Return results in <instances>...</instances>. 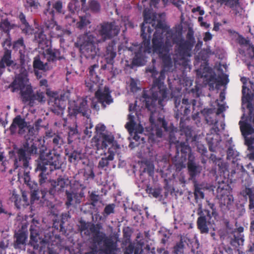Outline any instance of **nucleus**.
Segmentation results:
<instances>
[{
  "instance_id": "25",
  "label": "nucleus",
  "mask_w": 254,
  "mask_h": 254,
  "mask_svg": "<svg viewBox=\"0 0 254 254\" xmlns=\"http://www.w3.org/2000/svg\"><path fill=\"white\" fill-rule=\"evenodd\" d=\"M180 130L181 134H184L186 137V141L191 142L194 141L195 140V136L192 135V129L191 127L189 126H186L183 121V119L181 118L180 123Z\"/></svg>"
},
{
  "instance_id": "11",
  "label": "nucleus",
  "mask_w": 254,
  "mask_h": 254,
  "mask_svg": "<svg viewBox=\"0 0 254 254\" xmlns=\"http://www.w3.org/2000/svg\"><path fill=\"white\" fill-rule=\"evenodd\" d=\"M20 95L22 102L23 103H28L30 106H33L36 101L42 102L45 101L44 93L40 91L34 93L31 84L21 90Z\"/></svg>"
},
{
  "instance_id": "36",
  "label": "nucleus",
  "mask_w": 254,
  "mask_h": 254,
  "mask_svg": "<svg viewBox=\"0 0 254 254\" xmlns=\"http://www.w3.org/2000/svg\"><path fill=\"white\" fill-rule=\"evenodd\" d=\"M244 231V228L243 227H240L237 229H235L233 231V240L239 245L240 242H243V235L242 233Z\"/></svg>"
},
{
  "instance_id": "32",
  "label": "nucleus",
  "mask_w": 254,
  "mask_h": 254,
  "mask_svg": "<svg viewBox=\"0 0 254 254\" xmlns=\"http://www.w3.org/2000/svg\"><path fill=\"white\" fill-rule=\"evenodd\" d=\"M219 197V202L220 206L222 207V206H226L227 208L229 209V205H231L232 202H233V199L232 195H229L227 194H223V193L221 194V196H219V195H217Z\"/></svg>"
},
{
  "instance_id": "30",
  "label": "nucleus",
  "mask_w": 254,
  "mask_h": 254,
  "mask_svg": "<svg viewBox=\"0 0 254 254\" xmlns=\"http://www.w3.org/2000/svg\"><path fill=\"white\" fill-rule=\"evenodd\" d=\"M108 153L109 155L105 157H102L99 160L98 167L99 169H104L105 167H107L109 165V162L113 161L114 159L115 153L110 148L108 149Z\"/></svg>"
},
{
  "instance_id": "7",
  "label": "nucleus",
  "mask_w": 254,
  "mask_h": 254,
  "mask_svg": "<svg viewBox=\"0 0 254 254\" xmlns=\"http://www.w3.org/2000/svg\"><path fill=\"white\" fill-rule=\"evenodd\" d=\"M143 17L144 21L141 26V37L143 40V44L145 47H149L150 45V39L151 37V34L153 31L155 29L156 31V26L158 22H163L159 20L157 21L156 24V20L154 17L152 18L151 14L149 10L145 9L143 11ZM163 24H164L163 23Z\"/></svg>"
},
{
  "instance_id": "15",
  "label": "nucleus",
  "mask_w": 254,
  "mask_h": 254,
  "mask_svg": "<svg viewBox=\"0 0 254 254\" xmlns=\"http://www.w3.org/2000/svg\"><path fill=\"white\" fill-rule=\"evenodd\" d=\"M29 84V79L27 72L23 71L15 76L13 81L8 85L12 92H15L24 89Z\"/></svg>"
},
{
  "instance_id": "10",
  "label": "nucleus",
  "mask_w": 254,
  "mask_h": 254,
  "mask_svg": "<svg viewBox=\"0 0 254 254\" xmlns=\"http://www.w3.org/2000/svg\"><path fill=\"white\" fill-rule=\"evenodd\" d=\"M120 27L115 22H103L100 24L97 30L98 34L101 37L100 42L110 40L117 36L120 32Z\"/></svg>"
},
{
  "instance_id": "53",
  "label": "nucleus",
  "mask_w": 254,
  "mask_h": 254,
  "mask_svg": "<svg viewBox=\"0 0 254 254\" xmlns=\"http://www.w3.org/2000/svg\"><path fill=\"white\" fill-rule=\"evenodd\" d=\"M90 23L89 20L85 16L80 17V20L77 23V27L81 29Z\"/></svg>"
},
{
  "instance_id": "49",
  "label": "nucleus",
  "mask_w": 254,
  "mask_h": 254,
  "mask_svg": "<svg viewBox=\"0 0 254 254\" xmlns=\"http://www.w3.org/2000/svg\"><path fill=\"white\" fill-rule=\"evenodd\" d=\"M101 229L102 226L100 224L97 223L94 224V223H91L89 229L92 234V235H95L101 233L102 232L100 231Z\"/></svg>"
},
{
  "instance_id": "51",
  "label": "nucleus",
  "mask_w": 254,
  "mask_h": 254,
  "mask_svg": "<svg viewBox=\"0 0 254 254\" xmlns=\"http://www.w3.org/2000/svg\"><path fill=\"white\" fill-rule=\"evenodd\" d=\"M79 224L78 225V230L82 233V232L87 230L89 229V227L91 224V222H86L85 220L81 219L79 221Z\"/></svg>"
},
{
  "instance_id": "42",
  "label": "nucleus",
  "mask_w": 254,
  "mask_h": 254,
  "mask_svg": "<svg viewBox=\"0 0 254 254\" xmlns=\"http://www.w3.org/2000/svg\"><path fill=\"white\" fill-rule=\"evenodd\" d=\"M14 25L10 24L8 19L3 20L0 24V28L5 32L9 35L10 30L13 29Z\"/></svg>"
},
{
  "instance_id": "41",
  "label": "nucleus",
  "mask_w": 254,
  "mask_h": 254,
  "mask_svg": "<svg viewBox=\"0 0 254 254\" xmlns=\"http://www.w3.org/2000/svg\"><path fill=\"white\" fill-rule=\"evenodd\" d=\"M52 136V139L50 140V141L52 142L53 147L56 149L60 148L64 143L63 138L58 134H53Z\"/></svg>"
},
{
  "instance_id": "48",
  "label": "nucleus",
  "mask_w": 254,
  "mask_h": 254,
  "mask_svg": "<svg viewBox=\"0 0 254 254\" xmlns=\"http://www.w3.org/2000/svg\"><path fill=\"white\" fill-rule=\"evenodd\" d=\"M146 190L148 193L152 195L154 197L157 198L161 193V190L160 188H152L147 186Z\"/></svg>"
},
{
  "instance_id": "55",
  "label": "nucleus",
  "mask_w": 254,
  "mask_h": 254,
  "mask_svg": "<svg viewBox=\"0 0 254 254\" xmlns=\"http://www.w3.org/2000/svg\"><path fill=\"white\" fill-rule=\"evenodd\" d=\"M53 8L54 9L53 10H55L58 13H64L63 3L61 0L56 1L53 4Z\"/></svg>"
},
{
  "instance_id": "12",
  "label": "nucleus",
  "mask_w": 254,
  "mask_h": 254,
  "mask_svg": "<svg viewBox=\"0 0 254 254\" xmlns=\"http://www.w3.org/2000/svg\"><path fill=\"white\" fill-rule=\"evenodd\" d=\"M37 221H32L29 231L30 232V243L34 249L42 250L45 247L48 241L47 240L39 237V226L36 224Z\"/></svg>"
},
{
  "instance_id": "58",
  "label": "nucleus",
  "mask_w": 254,
  "mask_h": 254,
  "mask_svg": "<svg viewBox=\"0 0 254 254\" xmlns=\"http://www.w3.org/2000/svg\"><path fill=\"white\" fill-rule=\"evenodd\" d=\"M207 203L209 208L211 210V212L210 211L211 217H214V219H216L218 216V214L216 211L215 204L213 203H211L209 201H208Z\"/></svg>"
},
{
  "instance_id": "56",
  "label": "nucleus",
  "mask_w": 254,
  "mask_h": 254,
  "mask_svg": "<svg viewBox=\"0 0 254 254\" xmlns=\"http://www.w3.org/2000/svg\"><path fill=\"white\" fill-rule=\"evenodd\" d=\"M65 194L66 196V201L65 202V205L67 207H68L73 204L74 192H69L68 190H66Z\"/></svg>"
},
{
  "instance_id": "22",
  "label": "nucleus",
  "mask_w": 254,
  "mask_h": 254,
  "mask_svg": "<svg viewBox=\"0 0 254 254\" xmlns=\"http://www.w3.org/2000/svg\"><path fill=\"white\" fill-rule=\"evenodd\" d=\"M45 57L46 58L48 63H55L57 61L64 59L60 49L52 47H50L45 51Z\"/></svg>"
},
{
  "instance_id": "29",
  "label": "nucleus",
  "mask_w": 254,
  "mask_h": 254,
  "mask_svg": "<svg viewBox=\"0 0 254 254\" xmlns=\"http://www.w3.org/2000/svg\"><path fill=\"white\" fill-rule=\"evenodd\" d=\"M194 157L189 156V160L188 162V169L189 175L191 179L195 178L196 175L200 172L198 166L196 165L194 162Z\"/></svg>"
},
{
  "instance_id": "38",
  "label": "nucleus",
  "mask_w": 254,
  "mask_h": 254,
  "mask_svg": "<svg viewBox=\"0 0 254 254\" xmlns=\"http://www.w3.org/2000/svg\"><path fill=\"white\" fill-rule=\"evenodd\" d=\"M185 244L181 237L180 241L173 247L172 254H184Z\"/></svg>"
},
{
  "instance_id": "64",
  "label": "nucleus",
  "mask_w": 254,
  "mask_h": 254,
  "mask_svg": "<svg viewBox=\"0 0 254 254\" xmlns=\"http://www.w3.org/2000/svg\"><path fill=\"white\" fill-rule=\"evenodd\" d=\"M93 126L91 123H90L84 130V133L87 136L90 137L92 135V131L91 129L93 127Z\"/></svg>"
},
{
  "instance_id": "6",
  "label": "nucleus",
  "mask_w": 254,
  "mask_h": 254,
  "mask_svg": "<svg viewBox=\"0 0 254 254\" xmlns=\"http://www.w3.org/2000/svg\"><path fill=\"white\" fill-rule=\"evenodd\" d=\"M100 43L96 37L91 33H86L80 35L75 45L78 47L81 55L88 59H94L97 55L98 49L96 44Z\"/></svg>"
},
{
  "instance_id": "34",
  "label": "nucleus",
  "mask_w": 254,
  "mask_h": 254,
  "mask_svg": "<svg viewBox=\"0 0 254 254\" xmlns=\"http://www.w3.org/2000/svg\"><path fill=\"white\" fill-rule=\"evenodd\" d=\"M240 194L246 200L249 201L254 198V188L245 187L241 191Z\"/></svg>"
},
{
  "instance_id": "61",
  "label": "nucleus",
  "mask_w": 254,
  "mask_h": 254,
  "mask_svg": "<svg viewBox=\"0 0 254 254\" xmlns=\"http://www.w3.org/2000/svg\"><path fill=\"white\" fill-rule=\"evenodd\" d=\"M194 195L195 199H202L204 197V194L201 189L197 187L195 188Z\"/></svg>"
},
{
  "instance_id": "39",
  "label": "nucleus",
  "mask_w": 254,
  "mask_h": 254,
  "mask_svg": "<svg viewBox=\"0 0 254 254\" xmlns=\"http://www.w3.org/2000/svg\"><path fill=\"white\" fill-rule=\"evenodd\" d=\"M88 9L93 13H98L101 9L100 3L96 0H89L88 2Z\"/></svg>"
},
{
  "instance_id": "62",
  "label": "nucleus",
  "mask_w": 254,
  "mask_h": 254,
  "mask_svg": "<svg viewBox=\"0 0 254 254\" xmlns=\"http://www.w3.org/2000/svg\"><path fill=\"white\" fill-rule=\"evenodd\" d=\"M11 46V39L10 35H7V38H6L3 42L2 43V46L5 49H8V48H10Z\"/></svg>"
},
{
  "instance_id": "31",
  "label": "nucleus",
  "mask_w": 254,
  "mask_h": 254,
  "mask_svg": "<svg viewBox=\"0 0 254 254\" xmlns=\"http://www.w3.org/2000/svg\"><path fill=\"white\" fill-rule=\"evenodd\" d=\"M239 124L243 136H248L254 133V128L250 124L240 121Z\"/></svg>"
},
{
  "instance_id": "1",
  "label": "nucleus",
  "mask_w": 254,
  "mask_h": 254,
  "mask_svg": "<svg viewBox=\"0 0 254 254\" xmlns=\"http://www.w3.org/2000/svg\"><path fill=\"white\" fill-rule=\"evenodd\" d=\"M156 31L154 32L152 40V50L153 53L158 55L162 60L163 68L169 69L173 66V62L175 64H180L181 61H185L191 56V51L195 43L192 34H187V40L180 38L173 39V43L176 45L173 55V60L169 52L172 44L169 39L172 36V32L168 29L165 24L158 22L156 26Z\"/></svg>"
},
{
  "instance_id": "16",
  "label": "nucleus",
  "mask_w": 254,
  "mask_h": 254,
  "mask_svg": "<svg viewBox=\"0 0 254 254\" xmlns=\"http://www.w3.org/2000/svg\"><path fill=\"white\" fill-rule=\"evenodd\" d=\"M47 5L48 6V8L44 10V13L46 16L49 17L50 19L45 22L43 30L45 31L48 35L53 36L54 33L53 30L54 28L57 29L58 28V25L56 22L54 20L55 11L53 9H50L51 2H48Z\"/></svg>"
},
{
  "instance_id": "37",
  "label": "nucleus",
  "mask_w": 254,
  "mask_h": 254,
  "mask_svg": "<svg viewBox=\"0 0 254 254\" xmlns=\"http://www.w3.org/2000/svg\"><path fill=\"white\" fill-rule=\"evenodd\" d=\"M43 189H42L41 190H34L31 194V201H34L35 200H39L40 197L44 199L45 200H49V199H53V198L49 197V195H47L46 198H44L42 197V191L44 190V187L43 185H41Z\"/></svg>"
},
{
  "instance_id": "19",
  "label": "nucleus",
  "mask_w": 254,
  "mask_h": 254,
  "mask_svg": "<svg viewBox=\"0 0 254 254\" xmlns=\"http://www.w3.org/2000/svg\"><path fill=\"white\" fill-rule=\"evenodd\" d=\"M16 66L17 64L12 59V51L9 49H5L0 60V76L4 72L6 67L14 69Z\"/></svg>"
},
{
  "instance_id": "57",
  "label": "nucleus",
  "mask_w": 254,
  "mask_h": 254,
  "mask_svg": "<svg viewBox=\"0 0 254 254\" xmlns=\"http://www.w3.org/2000/svg\"><path fill=\"white\" fill-rule=\"evenodd\" d=\"M245 138V144L248 146V149L250 151L254 150V146L253 144L254 143V137H248V136H244Z\"/></svg>"
},
{
  "instance_id": "20",
  "label": "nucleus",
  "mask_w": 254,
  "mask_h": 254,
  "mask_svg": "<svg viewBox=\"0 0 254 254\" xmlns=\"http://www.w3.org/2000/svg\"><path fill=\"white\" fill-rule=\"evenodd\" d=\"M70 217L68 212L62 213L61 216V219L54 222L53 227L59 231L61 234L65 235L66 234L67 226L68 224V221Z\"/></svg>"
},
{
  "instance_id": "23",
  "label": "nucleus",
  "mask_w": 254,
  "mask_h": 254,
  "mask_svg": "<svg viewBox=\"0 0 254 254\" xmlns=\"http://www.w3.org/2000/svg\"><path fill=\"white\" fill-rule=\"evenodd\" d=\"M33 67L35 74L39 78H41L42 77V75L40 74L39 70L46 71L52 68L48 62L44 63V62L41 61L39 55L36 56L34 58Z\"/></svg>"
},
{
  "instance_id": "52",
  "label": "nucleus",
  "mask_w": 254,
  "mask_h": 254,
  "mask_svg": "<svg viewBox=\"0 0 254 254\" xmlns=\"http://www.w3.org/2000/svg\"><path fill=\"white\" fill-rule=\"evenodd\" d=\"M83 176L85 180H93L95 178V174L93 169L91 168L85 169L83 173Z\"/></svg>"
},
{
  "instance_id": "54",
  "label": "nucleus",
  "mask_w": 254,
  "mask_h": 254,
  "mask_svg": "<svg viewBox=\"0 0 254 254\" xmlns=\"http://www.w3.org/2000/svg\"><path fill=\"white\" fill-rule=\"evenodd\" d=\"M80 158V153L74 150L68 156V161L71 163H75Z\"/></svg>"
},
{
  "instance_id": "28",
  "label": "nucleus",
  "mask_w": 254,
  "mask_h": 254,
  "mask_svg": "<svg viewBox=\"0 0 254 254\" xmlns=\"http://www.w3.org/2000/svg\"><path fill=\"white\" fill-rule=\"evenodd\" d=\"M242 92L243 97L244 98L243 100H245L246 102L248 103L247 107L250 111H251L253 108L251 101L254 97V90L252 91L249 88H248L243 85Z\"/></svg>"
},
{
  "instance_id": "3",
  "label": "nucleus",
  "mask_w": 254,
  "mask_h": 254,
  "mask_svg": "<svg viewBox=\"0 0 254 254\" xmlns=\"http://www.w3.org/2000/svg\"><path fill=\"white\" fill-rule=\"evenodd\" d=\"M146 71L151 74L153 82L152 87L149 90V95L147 91H143L142 98L145 102V107L153 113L156 110L157 102L158 105L162 106V102L167 96V87L164 84L166 70L162 69L158 77L157 76L158 72L154 66L147 68Z\"/></svg>"
},
{
  "instance_id": "4",
  "label": "nucleus",
  "mask_w": 254,
  "mask_h": 254,
  "mask_svg": "<svg viewBox=\"0 0 254 254\" xmlns=\"http://www.w3.org/2000/svg\"><path fill=\"white\" fill-rule=\"evenodd\" d=\"M38 148L36 144L32 141L26 140L20 147L15 148V157L14 161V170L19 168L23 169L24 180L25 184L30 185V177L29 172L27 171L30 169L29 162L31 156L37 153Z\"/></svg>"
},
{
  "instance_id": "44",
  "label": "nucleus",
  "mask_w": 254,
  "mask_h": 254,
  "mask_svg": "<svg viewBox=\"0 0 254 254\" xmlns=\"http://www.w3.org/2000/svg\"><path fill=\"white\" fill-rule=\"evenodd\" d=\"M89 194V200L90 201V204L93 207H95L97 205L98 202L100 200V197L99 194L96 193L95 191L88 192Z\"/></svg>"
},
{
  "instance_id": "50",
  "label": "nucleus",
  "mask_w": 254,
  "mask_h": 254,
  "mask_svg": "<svg viewBox=\"0 0 254 254\" xmlns=\"http://www.w3.org/2000/svg\"><path fill=\"white\" fill-rule=\"evenodd\" d=\"M133 231L132 229L127 226L124 227L123 229V237L125 239V242L127 243V241H129L130 237Z\"/></svg>"
},
{
  "instance_id": "21",
  "label": "nucleus",
  "mask_w": 254,
  "mask_h": 254,
  "mask_svg": "<svg viewBox=\"0 0 254 254\" xmlns=\"http://www.w3.org/2000/svg\"><path fill=\"white\" fill-rule=\"evenodd\" d=\"M142 45L144 47L145 49L144 50H142V45L136 46V47H138V50L137 52H134L135 56L131 63L133 65L142 66L144 65L146 63L145 52L147 50L150 49V46L149 47H145L143 44V41L142 42Z\"/></svg>"
},
{
  "instance_id": "43",
  "label": "nucleus",
  "mask_w": 254,
  "mask_h": 254,
  "mask_svg": "<svg viewBox=\"0 0 254 254\" xmlns=\"http://www.w3.org/2000/svg\"><path fill=\"white\" fill-rule=\"evenodd\" d=\"M209 158L215 165H217L218 167V169L219 171H224L223 169L225 168V165L220 158H217L216 156L213 154H211Z\"/></svg>"
},
{
  "instance_id": "33",
  "label": "nucleus",
  "mask_w": 254,
  "mask_h": 254,
  "mask_svg": "<svg viewBox=\"0 0 254 254\" xmlns=\"http://www.w3.org/2000/svg\"><path fill=\"white\" fill-rule=\"evenodd\" d=\"M63 101L59 98L54 99V104L51 107V111L56 114H60L63 110Z\"/></svg>"
},
{
  "instance_id": "26",
  "label": "nucleus",
  "mask_w": 254,
  "mask_h": 254,
  "mask_svg": "<svg viewBox=\"0 0 254 254\" xmlns=\"http://www.w3.org/2000/svg\"><path fill=\"white\" fill-rule=\"evenodd\" d=\"M18 18L21 22L20 27L22 33L25 35L32 34L34 29L26 20L25 15L22 12L19 13Z\"/></svg>"
},
{
  "instance_id": "45",
  "label": "nucleus",
  "mask_w": 254,
  "mask_h": 254,
  "mask_svg": "<svg viewBox=\"0 0 254 254\" xmlns=\"http://www.w3.org/2000/svg\"><path fill=\"white\" fill-rule=\"evenodd\" d=\"M16 241L15 244L17 245H23L25 243L27 239V235L24 232L17 233L15 235Z\"/></svg>"
},
{
  "instance_id": "63",
  "label": "nucleus",
  "mask_w": 254,
  "mask_h": 254,
  "mask_svg": "<svg viewBox=\"0 0 254 254\" xmlns=\"http://www.w3.org/2000/svg\"><path fill=\"white\" fill-rule=\"evenodd\" d=\"M214 0H210L211 1H213ZM234 0H215L216 2L218 3H220L221 5L225 4L227 5L230 4V7H233L234 4L233 3Z\"/></svg>"
},
{
  "instance_id": "2",
  "label": "nucleus",
  "mask_w": 254,
  "mask_h": 254,
  "mask_svg": "<svg viewBox=\"0 0 254 254\" xmlns=\"http://www.w3.org/2000/svg\"><path fill=\"white\" fill-rule=\"evenodd\" d=\"M62 163L59 155L50 151L45 155L40 156V160L37 164L36 171H39L38 175L39 182L40 185H43L44 190H42V197L54 198L58 190H61L63 189L68 185L69 183L68 179H64L60 177L57 181L47 180V175L49 172H52L55 170L60 169L62 168Z\"/></svg>"
},
{
  "instance_id": "13",
  "label": "nucleus",
  "mask_w": 254,
  "mask_h": 254,
  "mask_svg": "<svg viewBox=\"0 0 254 254\" xmlns=\"http://www.w3.org/2000/svg\"><path fill=\"white\" fill-rule=\"evenodd\" d=\"M116 43L117 41L115 39L110 41L106 47L104 54V57L107 64L111 65L110 72L113 76H115L118 73L117 68H114L113 67L115 62L114 59L117 56Z\"/></svg>"
},
{
  "instance_id": "24",
  "label": "nucleus",
  "mask_w": 254,
  "mask_h": 254,
  "mask_svg": "<svg viewBox=\"0 0 254 254\" xmlns=\"http://www.w3.org/2000/svg\"><path fill=\"white\" fill-rule=\"evenodd\" d=\"M176 156H179L181 154V157L182 159L186 160L187 157L189 160V156H192L191 154V148L188 143L184 142H178L176 146Z\"/></svg>"
},
{
  "instance_id": "5",
  "label": "nucleus",
  "mask_w": 254,
  "mask_h": 254,
  "mask_svg": "<svg viewBox=\"0 0 254 254\" xmlns=\"http://www.w3.org/2000/svg\"><path fill=\"white\" fill-rule=\"evenodd\" d=\"M98 67L99 65L96 64L89 67V75L85 80V85L89 91L95 92V96L98 103L101 104L103 109H105L107 105L113 102V99L108 88L105 87L103 91L99 89L100 77L95 71V69Z\"/></svg>"
},
{
  "instance_id": "18",
  "label": "nucleus",
  "mask_w": 254,
  "mask_h": 254,
  "mask_svg": "<svg viewBox=\"0 0 254 254\" xmlns=\"http://www.w3.org/2000/svg\"><path fill=\"white\" fill-rule=\"evenodd\" d=\"M115 138L113 135L107 134H101L98 137L94 136L92 138V143L97 150L106 149L109 145L112 144Z\"/></svg>"
},
{
  "instance_id": "9",
  "label": "nucleus",
  "mask_w": 254,
  "mask_h": 254,
  "mask_svg": "<svg viewBox=\"0 0 254 254\" xmlns=\"http://www.w3.org/2000/svg\"><path fill=\"white\" fill-rule=\"evenodd\" d=\"M17 128H18V133L20 135H25L26 130H28V135L32 136L34 134L35 129L33 126L29 125L24 118L20 115L16 116L12 120L9 129L10 134L13 135L16 133Z\"/></svg>"
},
{
  "instance_id": "59",
  "label": "nucleus",
  "mask_w": 254,
  "mask_h": 254,
  "mask_svg": "<svg viewBox=\"0 0 254 254\" xmlns=\"http://www.w3.org/2000/svg\"><path fill=\"white\" fill-rule=\"evenodd\" d=\"M157 124L158 127L163 128L165 131H168V124L164 118H159L157 119Z\"/></svg>"
},
{
  "instance_id": "8",
  "label": "nucleus",
  "mask_w": 254,
  "mask_h": 254,
  "mask_svg": "<svg viewBox=\"0 0 254 254\" xmlns=\"http://www.w3.org/2000/svg\"><path fill=\"white\" fill-rule=\"evenodd\" d=\"M92 241L94 244L103 246L99 249V254H117L118 244L110 237L106 236L104 232L92 235Z\"/></svg>"
},
{
  "instance_id": "14",
  "label": "nucleus",
  "mask_w": 254,
  "mask_h": 254,
  "mask_svg": "<svg viewBox=\"0 0 254 254\" xmlns=\"http://www.w3.org/2000/svg\"><path fill=\"white\" fill-rule=\"evenodd\" d=\"M199 216L198 217L196 224L197 228L201 234H206L209 232L208 225L211 223V216L210 210L205 209L198 212ZM212 222L213 221L212 220Z\"/></svg>"
},
{
  "instance_id": "40",
  "label": "nucleus",
  "mask_w": 254,
  "mask_h": 254,
  "mask_svg": "<svg viewBox=\"0 0 254 254\" xmlns=\"http://www.w3.org/2000/svg\"><path fill=\"white\" fill-rule=\"evenodd\" d=\"M239 156V153L233 149L232 147H229L227 152V158L228 160H231L233 163H235L237 161V157Z\"/></svg>"
},
{
  "instance_id": "17",
  "label": "nucleus",
  "mask_w": 254,
  "mask_h": 254,
  "mask_svg": "<svg viewBox=\"0 0 254 254\" xmlns=\"http://www.w3.org/2000/svg\"><path fill=\"white\" fill-rule=\"evenodd\" d=\"M88 107L87 101L82 100L79 105L74 104L68 107V116L70 117H76L78 114H81L84 117L88 118Z\"/></svg>"
},
{
  "instance_id": "27",
  "label": "nucleus",
  "mask_w": 254,
  "mask_h": 254,
  "mask_svg": "<svg viewBox=\"0 0 254 254\" xmlns=\"http://www.w3.org/2000/svg\"><path fill=\"white\" fill-rule=\"evenodd\" d=\"M53 37L48 35L43 30L35 35V40L39 44L40 46L48 47L51 43L50 38Z\"/></svg>"
},
{
  "instance_id": "47",
  "label": "nucleus",
  "mask_w": 254,
  "mask_h": 254,
  "mask_svg": "<svg viewBox=\"0 0 254 254\" xmlns=\"http://www.w3.org/2000/svg\"><path fill=\"white\" fill-rule=\"evenodd\" d=\"M13 49L15 50H20L21 48L24 49L25 45L24 44V40L22 37L19 38L17 40L15 41L13 43Z\"/></svg>"
},
{
  "instance_id": "46",
  "label": "nucleus",
  "mask_w": 254,
  "mask_h": 254,
  "mask_svg": "<svg viewBox=\"0 0 254 254\" xmlns=\"http://www.w3.org/2000/svg\"><path fill=\"white\" fill-rule=\"evenodd\" d=\"M115 204L114 203L109 204L107 205L103 212H102V214L104 217H106L112 213H114L115 212Z\"/></svg>"
},
{
  "instance_id": "60",
  "label": "nucleus",
  "mask_w": 254,
  "mask_h": 254,
  "mask_svg": "<svg viewBox=\"0 0 254 254\" xmlns=\"http://www.w3.org/2000/svg\"><path fill=\"white\" fill-rule=\"evenodd\" d=\"M95 129L97 133L96 136L99 137L100 136L101 134H105L104 132L106 129V127L104 125L98 124L96 126Z\"/></svg>"
},
{
  "instance_id": "35",
  "label": "nucleus",
  "mask_w": 254,
  "mask_h": 254,
  "mask_svg": "<svg viewBox=\"0 0 254 254\" xmlns=\"http://www.w3.org/2000/svg\"><path fill=\"white\" fill-rule=\"evenodd\" d=\"M68 132L67 141L68 143H71L73 140L76 138V136L78 134V131L77 129V125H75L73 127H69Z\"/></svg>"
}]
</instances>
